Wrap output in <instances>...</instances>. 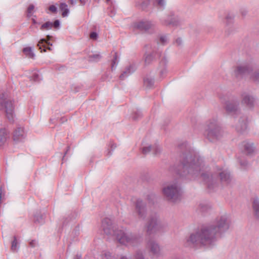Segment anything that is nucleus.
Returning <instances> with one entry per match:
<instances>
[{"mask_svg": "<svg viewBox=\"0 0 259 259\" xmlns=\"http://www.w3.org/2000/svg\"><path fill=\"white\" fill-rule=\"evenodd\" d=\"M32 21L33 24H37V22L34 19H33V18L32 19Z\"/></svg>", "mask_w": 259, "mask_h": 259, "instance_id": "nucleus-54", "label": "nucleus"}, {"mask_svg": "<svg viewBox=\"0 0 259 259\" xmlns=\"http://www.w3.org/2000/svg\"><path fill=\"white\" fill-rule=\"evenodd\" d=\"M200 206H201V208L202 211L205 210V209L203 208V206L202 204H200Z\"/></svg>", "mask_w": 259, "mask_h": 259, "instance_id": "nucleus-57", "label": "nucleus"}, {"mask_svg": "<svg viewBox=\"0 0 259 259\" xmlns=\"http://www.w3.org/2000/svg\"><path fill=\"white\" fill-rule=\"evenodd\" d=\"M147 247L150 252L155 257H158L162 254L161 248L159 244L153 239L148 241Z\"/></svg>", "mask_w": 259, "mask_h": 259, "instance_id": "nucleus-12", "label": "nucleus"}, {"mask_svg": "<svg viewBox=\"0 0 259 259\" xmlns=\"http://www.w3.org/2000/svg\"><path fill=\"white\" fill-rule=\"evenodd\" d=\"M25 137L23 127H18L14 132L13 139L15 141H20Z\"/></svg>", "mask_w": 259, "mask_h": 259, "instance_id": "nucleus-21", "label": "nucleus"}, {"mask_svg": "<svg viewBox=\"0 0 259 259\" xmlns=\"http://www.w3.org/2000/svg\"><path fill=\"white\" fill-rule=\"evenodd\" d=\"M162 193L164 197L171 202L176 203L181 199V189L176 183L168 184L164 186Z\"/></svg>", "mask_w": 259, "mask_h": 259, "instance_id": "nucleus-6", "label": "nucleus"}, {"mask_svg": "<svg viewBox=\"0 0 259 259\" xmlns=\"http://www.w3.org/2000/svg\"><path fill=\"white\" fill-rule=\"evenodd\" d=\"M104 259H116L114 256L111 255V254L108 252L104 254Z\"/></svg>", "mask_w": 259, "mask_h": 259, "instance_id": "nucleus-41", "label": "nucleus"}, {"mask_svg": "<svg viewBox=\"0 0 259 259\" xmlns=\"http://www.w3.org/2000/svg\"><path fill=\"white\" fill-rule=\"evenodd\" d=\"M135 211L139 219L144 220L147 215L146 203L142 200H137L135 205Z\"/></svg>", "mask_w": 259, "mask_h": 259, "instance_id": "nucleus-13", "label": "nucleus"}, {"mask_svg": "<svg viewBox=\"0 0 259 259\" xmlns=\"http://www.w3.org/2000/svg\"><path fill=\"white\" fill-rule=\"evenodd\" d=\"M34 221L35 222H38L39 223H43V218H42V217L41 215L40 216H35V219H34Z\"/></svg>", "mask_w": 259, "mask_h": 259, "instance_id": "nucleus-42", "label": "nucleus"}, {"mask_svg": "<svg viewBox=\"0 0 259 259\" xmlns=\"http://www.w3.org/2000/svg\"><path fill=\"white\" fill-rule=\"evenodd\" d=\"M53 27V23L50 21H48L43 24L41 27L40 29L41 30H49Z\"/></svg>", "mask_w": 259, "mask_h": 259, "instance_id": "nucleus-35", "label": "nucleus"}, {"mask_svg": "<svg viewBox=\"0 0 259 259\" xmlns=\"http://www.w3.org/2000/svg\"><path fill=\"white\" fill-rule=\"evenodd\" d=\"M160 53L153 51L151 53H146L144 55V63L145 65H148L154 61L157 57H159Z\"/></svg>", "mask_w": 259, "mask_h": 259, "instance_id": "nucleus-16", "label": "nucleus"}, {"mask_svg": "<svg viewBox=\"0 0 259 259\" xmlns=\"http://www.w3.org/2000/svg\"><path fill=\"white\" fill-rule=\"evenodd\" d=\"M82 5H84L87 0H79Z\"/></svg>", "mask_w": 259, "mask_h": 259, "instance_id": "nucleus-52", "label": "nucleus"}, {"mask_svg": "<svg viewBox=\"0 0 259 259\" xmlns=\"http://www.w3.org/2000/svg\"><path fill=\"white\" fill-rule=\"evenodd\" d=\"M142 113L141 111L139 110H137L134 111L132 114V118L134 120H137L139 119L142 117Z\"/></svg>", "mask_w": 259, "mask_h": 259, "instance_id": "nucleus-34", "label": "nucleus"}, {"mask_svg": "<svg viewBox=\"0 0 259 259\" xmlns=\"http://www.w3.org/2000/svg\"><path fill=\"white\" fill-rule=\"evenodd\" d=\"M231 224V221L228 214L219 216L213 224L203 227L186 237L184 245L190 248L210 247L214 244L219 237L229 230Z\"/></svg>", "mask_w": 259, "mask_h": 259, "instance_id": "nucleus-2", "label": "nucleus"}, {"mask_svg": "<svg viewBox=\"0 0 259 259\" xmlns=\"http://www.w3.org/2000/svg\"><path fill=\"white\" fill-rule=\"evenodd\" d=\"M179 23L180 21L178 16L172 12L169 13V15L166 19L162 20V24L166 26H177L179 25Z\"/></svg>", "mask_w": 259, "mask_h": 259, "instance_id": "nucleus-15", "label": "nucleus"}, {"mask_svg": "<svg viewBox=\"0 0 259 259\" xmlns=\"http://www.w3.org/2000/svg\"><path fill=\"white\" fill-rule=\"evenodd\" d=\"M240 165L243 166H245L247 165V163L246 161H244L243 162H240Z\"/></svg>", "mask_w": 259, "mask_h": 259, "instance_id": "nucleus-49", "label": "nucleus"}, {"mask_svg": "<svg viewBox=\"0 0 259 259\" xmlns=\"http://www.w3.org/2000/svg\"><path fill=\"white\" fill-rule=\"evenodd\" d=\"M102 228L104 232L107 235H114L117 229L113 226L112 221L106 218L102 221Z\"/></svg>", "mask_w": 259, "mask_h": 259, "instance_id": "nucleus-11", "label": "nucleus"}, {"mask_svg": "<svg viewBox=\"0 0 259 259\" xmlns=\"http://www.w3.org/2000/svg\"><path fill=\"white\" fill-rule=\"evenodd\" d=\"M30 80H32L34 81H37L40 79V76L38 73L34 72L32 76L30 77Z\"/></svg>", "mask_w": 259, "mask_h": 259, "instance_id": "nucleus-39", "label": "nucleus"}, {"mask_svg": "<svg viewBox=\"0 0 259 259\" xmlns=\"http://www.w3.org/2000/svg\"><path fill=\"white\" fill-rule=\"evenodd\" d=\"M60 26V22L58 20H56L53 23V27H54L55 28H58Z\"/></svg>", "mask_w": 259, "mask_h": 259, "instance_id": "nucleus-44", "label": "nucleus"}, {"mask_svg": "<svg viewBox=\"0 0 259 259\" xmlns=\"http://www.w3.org/2000/svg\"><path fill=\"white\" fill-rule=\"evenodd\" d=\"M151 151H153L154 155H157L160 153L161 148L159 145L155 144L152 146L145 147L142 149V153L144 154H147Z\"/></svg>", "mask_w": 259, "mask_h": 259, "instance_id": "nucleus-22", "label": "nucleus"}, {"mask_svg": "<svg viewBox=\"0 0 259 259\" xmlns=\"http://www.w3.org/2000/svg\"><path fill=\"white\" fill-rule=\"evenodd\" d=\"M81 255L79 254H77L75 257H74V259H81Z\"/></svg>", "mask_w": 259, "mask_h": 259, "instance_id": "nucleus-53", "label": "nucleus"}, {"mask_svg": "<svg viewBox=\"0 0 259 259\" xmlns=\"http://www.w3.org/2000/svg\"><path fill=\"white\" fill-rule=\"evenodd\" d=\"M98 34L96 32H92L90 33V38L93 40H96L98 38Z\"/></svg>", "mask_w": 259, "mask_h": 259, "instance_id": "nucleus-40", "label": "nucleus"}, {"mask_svg": "<svg viewBox=\"0 0 259 259\" xmlns=\"http://www.w3.org/2000/svg\"><path fill=\"white\" fill-rule=\"evenodd\" d=\"M60 9L62 11V16L63 17H66L69 13L68 6L65 3H61L60 5Z\"/></svg>", "mask_w": 259, "mask_h": 259, "instance_id": "nucleus-31", "label": "nucleus"}, {"mask_svg": "<svg viewBox=\"0 0 259 259\" xmlns=\"http://www.w3.org/2000/svg\"><path fill=\"white\" fill-rule=\"evenodd\" d=\"M242 149L244 153L247 155L252 154L255 151V147L253 143L245 141L241 144Z\"/></svg>", "mask_w": 259, "mask_h": 259, "instance_id": "nucleus-17", "label": "nucleus"}, {"mask_svg": "<svg viewBox=\"0 0 259 259\" xmlns=\"http://www.w3.org/2000/svg\"><path fill=\"white\" fill-rule=\"evenodd\" d=\"M114 236L118 243L126 246L136 245L140 240V237L137 234L126 230L118 229Z\"/></svg>", "mask_w": 259, "mask_h": 259, "instance_id": "nucleus-5", "label": "nucleus"}, {"mask_svg": "<svg viewBox=\"0 0 259 259\" xmlns=\"http://www.w3.org/2000/svg\"><path fill=\"white\" fill-rule=\"evenodd\" d=\"M248 11L246 9H241L240 14L242 17H245L247 14Z\"/></svg>", "mask_w": 259, "mask_h": 259, "instance_id": "nucleus-45", "label": "nucleus"}, {"mask_svg": "<svg viewBox=\"0 0 259 259\" xmlns=\"http://www.w3.org/2000/svg\"><path fill=\"white\" fill-rule=\"evenodd\" d=\"M19 248L18 242L16 236L14 237V239L12 241L11 249L13 252H17Z\"/></svg>", "mask_w": 259, "mask_h": 259, "instance_id": "nucleus-30", "label": "nucleus"}, {"mask_svg": "<svg viewBox=\"0 0 259 259\" xmlns=\"http://www.w3.org/2000/svg\"><path fill=\"white\" fill-rule=\"evenodd\" d=\"M204 135L210 142H215L223 137L224 131L218 121L212 119L206 122Z\"/></svg>", "mask_w": 259, "mask_h": 259, "instance_id": "nucleus-3", "label": "nucleus"}, {"mask_svg": "<svg viewBox=\"0 0 259 259\" xmlns=\"http://www.w3.org/2000/svg\"><path fill=\"white\" fill-rule=\"evenodd\" d=\"M235 16L233 14L229 13H228L225 17V22L227 25L233 23Z\"/></svg>", "mask_w": 259, "mask_h": 259, "instance_id": "nucleus-33", "label": "nucleus"}, {"mask_svg": "<svg viewBox=\"0 0 259 259\" xmlns=\"http://www.w3.org/2000/svg\"><path fill=\"white\" fill-rule=\"evenodd\" d=\"M69 148H70V147H67V150H66V151L65 152V155H66V154H67V153L68 152V151H69Z\"/></svg>", "mask_w": 259, "mask_h": 259, "instance_id": "nucleus-56", "label": "nucleus"}, {"mask_svg": "<svg viewBox=\"0 0 259 259\" xmlns=\"http://www.w3.org/2000/svg\"><path fill=\"white\" fill-rule=\"evenodd\" d=\"M202 158L192 152L183 153L181 156L180 167L177 172L181 177L188 180H195L200 177L210 190H213L217 186L218 176L222 184L228 185L231 182L230 172L227 169H219L212 174L204 170Z\"/></svg>", "mask_w": 259, "mask_h": 259, "instance_id": "nucleus-1", "label": "nucleus"}, {"mask_svg": "<svg viewBox=\"0 0 259 259\" xmlns=\"http://www.w3.org/2000/svg\"><path fill=\"white\" fill-rule=\"evenodd\" d=\"M167 225L162 222L156 215L150 217L145 226L146 232L148 235H151L162 231Z\"/></svg>", "mask_w": 259, "mask_h": 259, "instance_id": "nucleus-8", "label": "nucleus"}, {"mask_svg": "<svg viewBox=\"0 0 259 259\" xmlns=\"http://www.w3.org/2000/svg\"><path fill=\"white\" fill-rule=\"evenodd\" d=\"M0 110H5L7 118L10 122L14 121L13 101L8 98V95L7 93L0 94Z\"/></svg>", "mask_w": 259, "mask_h": 259, "instance_id": "nucleus-7", "label": "nucleus"}, {"mask_svg": "<svg viewBox=\"0 0 259 259\" xmlns=\"http://www.w3.org/2000/svg\"><path fill=\"white\" fill-rule=\"evenodd\" d=\"M235 128L238 133H243L247 127V119L246 116L239 114L235 117Z\"/></svg>", "mask_w": 259, "mask_h": 259, "instance_id": "nucleus-10", "label": "nucleus"}, {"mask_svg": "<svg viewBox=\"0 0 259 259\" xmlns=\"http://www.w3.org/2000/svg\"><path fill=\"white\" fill-rule=\"evenodd\" d=\"M116 145L114 144H112L111 145V150H113L116 148Z\"/></svg>", "mask_w": 259, "mask_h": 259, "instance_id": "nucleus-50", "label": "nucleus"}, {"mask_svg": "<svg viewBox=\"0 0 259 259\" xmlns=\"http://www.w3.org/2000/svg\"><path fill=\"white\" fill-rule=\"evenodd\" d=\"M23 52L26 56V57L34 59L35 57V54L33 52L32 48L31 47H26L23 49Z\"/></svg>", "mask_w": 259, "mask_h": 259, "instance_id": "nucleus-26", "label": "nucleus"}, {"mask_svg": "<svg viewBox=\"0 0 259 259\" xmlns=\"http://www.w3.org/2000/svg\"><path fill=\"white\" fill-rule=\"evenodd\" d=\"M155 24L151 21L147 20H142L135 22L134 24V28L140 31L147 32L150 30H152Z\"/></svg>", "mask_w": 259, "mask_h": 259, "instance_id": "nucleus-9", "label": "nucleus"}, {"mask_svg": "<svg viewBox=\"0 0 259 259\" xmlns=\"http://www.w3.org/2000/svg\"><path fill=\"white\" fill-rule=\"evenodd\" d=\"M254 65L252 61L243 62L236 66L234 70V74L236 77L249 74L252 80L259 81V69L254 70Z\"/></svg>", "mask_w": 259, "mask_h": 259, "instance_id": "nucleus-4", "label": "nucleus"}, {"mask_svg": "<svg viewBox=\"0 0 259 259\" xmlns=\"http://www.w3.org/2000/svg\"><path fill=\"white\" fill-rule=\"evenodd\" d=\"M109 154H111V151H109Z\"/></svg>", "mask_w": 259, "mask_h": 259, "instance_id": "nucleus-58", "label": "nucleus"}, {"mask_svg": "<svg viewBox=\"0 0 259 259\" xmlns=\"http://www.w3.org/2000/svg\"><path fill=\"white\" fill-rule=\"evenodd\" d=\"M9 132L5 128L0 130V146H3L9 138Z\"/></svg>", "mask_w": 259, "mask_h": 259, "instance_id": "nucleus-24", "label": "nucleus"}, {"mask_svg": "<svg viewBox=\"0 0 259 259\" xmlns=\"http://www.w3.org/2000/svg\"><path fill=\"white\" fill-rule=\"evenodd\" d=\"M153 3L159 10H163L166 5L165 0H153Z\"/></svg>", "mask_w": 259, "mask_h": 259, "instance_id": "nucleus-27", "label": "nucleus"}, {"mask_svg": "<svg viewBox=\"0 0 259 259\" xmlns=\"http://www.w3.org/2000/svg\"><path fill=\"white\" fill-rule=\"evenodd\" d=\"M46 49H48L49 51H52V48L51 47H48V48L46 47Z\"/></svg>", "mask_w": 259, "mask_h": 259, "instance_id": "nucleus-55", "label": "nucleus"}, {"mask_svg": "<svg viewBox=\"0 0 259 259\" xmlns=\"http://www.w3.org/2000/svg\"><path fill=\"white\" fill-rule=\"evenodd\" d=\"M120 259H130L125 255H121L120 257Z\"/></svg>", "mask_w": 259, "mask_h": 259, "instance_id": "nucleus-51", "label": "nucleus"}, {"mask_svg": "<svg viewBox=\"0 0 259 259\" xmlns=\"http://www.w3.org/2000/svg\"><path fill=\"white\" fill-rule=\"evenodd\" d=\"M49 10L53 13H56L57 12V8L54 5H51L49 7Z\"/></svg>", "mask_w": 259, "mask_h": 259, "instance_id": "nucleus-43", "label": "nucleus"}, {"mask_svg": "<svg viewBox=\"0 0 259 259\" xmlns=\"http://www.w3.org/2000/svg\"><path fill=\"white\" fill-rule=\"evenodd\" d=\"M239 103L237 102H228L226 106V110L227 112L230 113H234L238 115L240 114V111H238Z\"/></svg>", "mask_w": 259, "mask_h": 259, "instance_id": "nucleus-18", "label": "nucleus"}, {"mask_svg": "<svg viewBox=\"0 0 259 259\" xmlns=\"http://www.w3.org/2000/svg\"><path fill=\"white\" fill-rule=\"evenodd\" d=\"M110 0H106L107 2H109Z\"/></svg>", "mask_w": 259, "mask_h": 259, "instance_id": "nucleus-59", "label": "nucleus"}, {"mask_svg": "<svg viewBox=\"0 0 259 259\" xmlns=\"http://www.w3.org/2000/svg\"><path fill=\"white\" fill-rule=\"evenodd\" d=\"M77 0H70V3L71 5H74L76 4Z\"/></svg>", "mask_w": 259, "mask_h": 259, "instance_id": "nucleus-48", "label": "nucleus"}, {"mask_svg": "<svg viewBox=\"0 0 259 259\" xmlns=\"http://www.w3.org/2000/svg\"><path fill=\"white\" fill-rule=\"evenodd\" d=\"M255 98L248 93L244 92L241 95V103L247 107L253 109L255 105Z\"/></svg>", "mask_w": 259, "mask_h": 259, "instance_id": "nucleus-14", "label": "nucleus"}, {"mask_svg": "<svg viewBox=\"0 0 259 259\" xmlns=\"http://www.w3.org/2000/svg\"><path fill=\"white\" fill-rule=\"evenodd\" d=\"M182 42V40L181 38H177L176 40V43L178 45V46H180L181 45Z\"/></svg>", "mask_w": 259, "mask_h": 259, "instance_id": "nucleus-47", "label": "nucleus"}, {"mask_svg": "<svg viewBox=\"0 0 259 259\" xmlns=\"http://www.w3.org/2000/svg\"><path fill=\"white\" fill-rule=\"evenodd\" d=\"M101 55L100 54H95L89 56V61L90 62H97L101 59Z\"/></svg>", "mask_w": 259, "mask_h": 259, "instance_id": "nucleus-32", "label": "nucleus"}, {"mask_svg": "<svg viewBox=\"0 0 259 259\" xmlns=\"http://www.w3.org/2000/svg\"><path fill=\"white\" fill-rule=\"evenodd\" d=\"M37 245V242L35 240H32L29 242V245L31 247H34Z\"/></svg>", "mask_w": 259, "mask_h": 259, "instance_id": "nucleus-46", "label": "nucleus"}, {"mask_svg": "<svg viewBox=\"0 0 259 259\" xmlns=\"http://www.w3.org/2000/svg\"><path fill=\"white\" fill-rule=\"evenodd\" d=\"M34 6L33 5H30L27 8V16L28 17H30L32 16V14L34 13Z\"/></svg>", "mask_w": 259, "mask_h": 259, "instance_id": "nucleus-37", "label": "nucleus"}, {"mask_svg": "<svg viewBox=\"0 0 259 259\" xmlns=\"http://www.w3.org/2000/svg\"><path fill=\"white\" fill-rule=\"evenodd\" d=\"M168 41V39L166 35H161L160 36L159 40L157 41L158 44H160L162 45H166Z\"/></svg>", "mask_w": 259, "mask_h": 259, "instance_id": "nucleus-36", "label": "nucleus"}, {"mask_svg": "<svg viewBox=\"0 0 259 259\" xmlns=\"http://www.w3.org/2000/svg\"><path fill=\"white\" fill-rule=\"evenodd\" d=\"M135 259H145L143 253L141 251H137L135 255Z\"/></svg>", "mask_w": 259, "mask_h": 259, "instance_id": "nucleus-38", "label": "nucleus"}, {"mask_svg": "<svg viewBox=\"0 0 259 259\" xmlns=\"http://www.w3.org/2000/svg\"><path fill=\"white\" fill-rule=\"evenodd\" d=\"M167 62L166 58L163 57L159 63L160 74L161 76H163L166 73V67Z\"/></svg>", "mask_w": 259, "mask_h": 259, "instance_id": "nucleus-25", "label": "nucleus"}, {"mask_svg": "<svg viewBox=\"0 0 259 259\" xmlns=\"http://www.w3.org/2000/svg\"><path fill=\"white\" fill-rule=\"evenodd\" d=\"M119 57L117 52H115L113 55V58L111 61V70H114L117 65L119 62Z\"/></svg>", "mask_w": 259, "mask_h": 259, "instance_id": "nucleus-28", "label": "nucleus"}, {"mask_svg": "<svg viewBox=\"0 0 259 259\" xmlns=\"http://www.w3.org/2000/svg\"><path fill=\"white\" fill-rule=\"evenodd\" d=\"M52 38V36L49 35H47V39L45 38H42L40 39L37 44V47H38L39 50L41 52H46V45H47L48 46H52V44H51L49 40L51 39Z\"/></svg>", "mask_w": 259, "mask_h": 259, "instance_id": "nucleus-20", "label": "nucleus"}, {"mask_svg": "<svg viewBox=\"0 0 259 259\" xmlns=\"http://www.w3.org/2000/svg\"><path fill=\"white\" fill-rule=\"evenodd\" d=\"M252 208L254 217L259 221V199L253 198L252 202Z\"/></svg>", "mask_w": 259, "mask_h": 259, "instance_id": "nucleus-23", "label": "nucleus"}, {"mask_svg": "<svg viewBox=\"0 0 259 259\" xmlns=\"http://www.w3.org/2000/svg\"><path fill=\"white\" fill-rule=\"evenodd\" d=\"M136 70V67L135 64H130L129 66H127L124 71H123L122 73L119 76V78L121 80L124 79L126 77L128 76L132 73L134 72Z\"/></svg>", "mask_w": 259, "mask_h": 259, "instance_id": "nucleus-19", "label": "nucleus"}, {"mask_svg": "<svg viewBox=\"0 0 259 259\" xmlns=\"http://www.w3.org/2000/svg\"><path fill=\"white\" fill-rule=\"evenodd\" d=\"M154 79L150 77H146L144 79V85L148 88H150L154 85Z\"/></svg>", "mask_w": 259, "mask_h": 259, "instance_id": "nucleus-29", "label": "nucleus"}]
</instances>
